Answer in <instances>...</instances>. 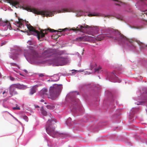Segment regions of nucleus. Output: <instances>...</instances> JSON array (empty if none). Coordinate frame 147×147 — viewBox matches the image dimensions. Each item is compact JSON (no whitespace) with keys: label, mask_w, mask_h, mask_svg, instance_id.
<instances>
[{"label":"nucleus","mask_w":147,"mask_h":147,"mask_svg":"<svg viewBox=\"0 0 147 147\" xmlns=\"http://www.w3.org/2000/svg\"><path fill=\"white\" fill-rule=\"evenodd\" d=\"M107 33L106 34L99 35L98 38L100 37V39H97L100 41L107 37L108 38H112L121 42L126 44L132 48H136V46L134 44V42L135 41L139 45L140 49L144 48L145 47L144 44L140 41L137 40L135 38L128 39L117 30L109 28L107 30Z\"/></svg>","instance_id":"f257e3e1"},{"label":"nucleus","mask_w":147,"mask_h":147,"mask_svg":"<svg viewBox=\"0 0 147 147\" xmlns=\"http://www.w3.org/2000/svg\"><path fill=\"white\" fill-rule=\"evenodd\" d=\"M9 3L16 8L20 7L23 9L26 10L28 11L32 12L38 15H42L44 17L46 16H53L55 12H53L48 10L39 11L35 9H31L28 6L22 7L20 5L18 2L13 0H9Z\"/></svg>","instance_id":"f03ea898"},{"label":"nucleus","mask_w":147,"mask_h":147,"mask_svg":"<svg viewBox=\"0 0 147 147\" xmlns=\"http://www.w3.org/2000/svg\"><path fill=\"white\" fill-rule=\"evenodd\" d=\"M27 27L28 28L30 31V32L32 34H34L37 36V37L39 40L41 41L40 40L41 38H42L45 37V34H47L49 32V30L51 32H58V35L57 36V38L58 36H60L61 32L62 31H66V29H64L62 30V31H59L58 30H55L53 29H45L44 30L42 29L40 30V32H39L37 30H35L33 26H31L30 24L29 25H27Z\"/></svg>","instance_id":"7ed1b4c3"},{"label":"nucleus","mask_w":147,"mask_h":147,"mask_svg":"<svg viewBox=\"0 0 147 147\" xmlns=\"http://www.w3.org/2000/svg\"><path fill=\"white\" fill-rule=\"evenodd\" d=\"M56 119L55 118H51V120L49 119L46 125V130L47 133L53 138L59 136L64 138L65 135L63 134H60L55 131V123H56Z\"/></svg>","instance_id":"20e7f679"},{"label":"nucleus","mask_w":147,"mask_h":147,"mask_svg":"<svg viewBox=\"0 0 147 147\" xmlns=\"http://www.w3.org/2000/svg\"><path fill=\"white\" fill-rule=\"evenodd\" d=\"M64 53V51H56L54 58L52 61V63L56 66L63 65L66 60V58L61 57L60 55Z\"/></svg>","instance_id":"39448f33"},{"label":"nucleus","mask_w":147,"mask_h":147,"mask_svg":"<svg viewBox=\"0 0 147 147\" xmlns=\"http://www.w3.org/2000/svg\"><path fill=\"white\" fill-rule=\"evenodd\" d=\"M89 26V28L85 29L86 32L85 33L89 35L94 36L99 31L98 28L97 27Z\"/></svg>","instance_id":"423d86ee"},{"label":"nucleus","mask_w":147,"mask_h":147,"mask_svg":"<svg viewBox=\"0 0 147 147\" xmlns=\"http://www.w3.org/2000/svg\"><path fill=\"white\" fill-rule=\"evenodd\" d=\"M146 102L147 103V90L144 88L142 89V100L135 102V103L138 105H143Z\"/></svg>","instance_id":"0eeeda50"},{"label":"nucleus","mask_w":147,"mask_h":147,"mask_svg":"<svg viewBox=\"0 0 147 147\" xmlns=\"http://www.w3.org/2000/svg\"><path fill=\"white\" fill-rule=\"evenodd\" d=\"M57 51L55 49H48L42 53V55L45 57H48L51 56L52 55L54 57L55 53Z\"/></svg>","instance_id":"6e6552de"},{"label":"nucleus","mask_w":147,"mask_h":147,"mask_svg":"<svg viewBox=\"0 0 147 147\" xmlns=\"http://www.w3.org/2000/svg\"><path fill=\"white\" fill-rule=\"evenodd\" d=\"M88 26L86 24H84L83 25H78L76 28H72L71 30L74 31H78L81 32H82L85 33L86 32L85 29L87 28H89Z\"/></svg>","instance_id":"1a4fd4ad"},{"label":"nucleus","mask_w":147,"mask_h":147,"mask_svg":"<svg viewBox=\"0 0 147 147\" xmlns=\"http://www.w3.org/2000/svg\"><path fill=\"white\" fill-rule=\"evenodd\" d=\"M55 87H54L53 85L52 86H51L50 88L49 92L50 97H48L49 98H51L52 99H54L55 98V96H56L57 93L55 90Z\"/></svg>","instance_id":"9d476101"},{"label":"nucleus","mask_w":147,"mask_h":147,"mask_svg":"<svg viewBox=\"0 0 147 147\" xmlns=\"http://www.w3.org/2000/svg\"><path fill=\"white\" fill-rule=\"evenodd\" d=\"M16 88L15 84H12L9 87V94L11 96L17 94V92L16 91Z\"/></svg>","instance_id":"9b49d317"},{"label":"nucleus","mask_w":147,"mask_h":147,"mask_svg":"<svg viewBox=\"0 0 147 147\" xmlns=\"http://www.w3.org/2000/svg\"><path fill=\"white\" fill-rule=\"evenodd\" d=\"M49 92L46 88H44L42 89L39 92V95L41 97H43L44 95L48 96Z\"/></svg>","instance_id":"f8f14e48"},{"label":"nucleus","mask_w":147,"mask_h":147,"mask_svg":"<svg viewBox=\"0 0 147 147\" xmlns=\"http://www.w3.org/2000/svg\"><path fill=\"white\" fill-rule=\"evenodd\" d=\"M42 85V84H37L33 86L30 90V91L29 92L30 94L31 95H33L34 93L36 92V88Z\"/></svg>","instance_id":"ddd939ff"},{"label":"nucleus","mask_w":147,"mask_h":147,"mask_svg":"<svg viewBox=\"0 0 147 147\" xmlns=\"http://www.w3.org/2000/svg\"><path fill=\"white\" fill-rule=\"evenodd\" d=\"M19 20L17 22H16V25L17 27L19 28H21L22 27H23L24 25H23V21L21 19H19Z\"/></svg>","instance_id":"4468645a"},{"label":"nucleus","mask_w":147,"mask_h":147,"mask_svg":"<svg viewBox=\"0 0 147 147\" xmlns=\"http://www.w3.org/2000/svg\"><path fill=\"white\" fill-rule=\"evenodd\" d=\"M53 86L54 87H55L54 88H55V90L57 93H59L61 90L62 88V85L54 84L53 85Z\"/></svg>","instance_id":"2eb2a0df"},{"label":"nucleus","mask_w":147,"mask_h":147,"mask_svg":"<svg viewBox=\"0 0 147 147\" xmlns=\"http://www.w3.org/2000/svg\"><path fill=\"white\" fill-rule=\"evenodd\" d=\"M88 36H82L80 37L76 38L77 40L78 41H86L88 40Z\"/></svg>","instance_id":"dca6fc26"},{"label":"nucleus","mask_w":147,"mask_h":147,"mask_svg":"<svg viewBox=\"0 0 147 147\" xmlns=\"http://www.w3.org/2000/svg\"><path fill=\"white\" fill-rule=\"evenodd\" d=\"M15 84L16 88L22 89H25L27 88V87L26 86L23 85H21L19 84Z\"/></svg>","instance_id":"f3484780"},{"label":"nucleus","mask_w":147,"mask_h":147,"mask_svg":"<svg viewBox=\"0 0 147 147\" xmlns=\"http://www.w3.org/2000/svg\"><path fill=\"white\" fill-rule=\"evenodd\" d=\"M31 53L33 58L37 57L38 55L37 53L34 50L31 51Z\"/></svg>","instance_id":"a211bd4d"},{"label":"nucleus","mask_w":147,"mask_h":147,"mask_svg":"<svg viewBox=\"0 0 147 147\" xmlns=\"http://www.w3.org/2000/svg\"><path fill=\"white\" fill-rule=\"evenodd\" d=\"M4 25L7 26V28H9V29L11 30V28L10 24L9 22L6 21L3 22Z\"/></svg>","instance_id":"6ab92c4d"},{"label":"nucleus","mask_w":147,"mask_h":147,"mask_svg":"<svg viewBox=\"0 0 147 147\" xmlns=\"http://www.w3.org/2000/svg\"><path fill=\"white\" fill-rule=\"evenodd\" d=\"M100 14L96 12H94L92 13L89 14H88V16L89 17H92L93 16H100Z\"/></svg>","instance_id":"aec40b11"},{"label":"nucleus","mask_w":147,"mask_h":147,"mask_svg":"<svg viewBox=\"0 0 147 147\" xmlns=\"http://www.w3.org/2000/svg\"><path fill=\"white\" fill-rule=\"evenodd\" d=\"M102 71V68L101 67L99 66L98 68L95 69V71L97 73H99Z\"/></svg>","instance_id":"412c9836"},{"label":"nucleus","mask_w":147,"mask_h":147,"mask_svg":"<svg viewBox=\"0 0 147 147\" xmlns=\"http://www.w3.org/2000/svg\"><path fill=\"white\" fill-rule=\"evenodd\" d=\"M41 113L44 116H46L47 114V112L45 111L43 108V107H42L40 109Z\"/></svg>","instance_id":"4be33fe9"},{"label":"nucleus","mask_w":147,"mask_h":147,"mask_svg":"<svg viewBox=\"0 0 147 147\" xmlns=\"http://www.w3.org/2000/svg\"><path fill=\"white\" fill-rule=\"evenodd\" d=\"M113 82H121V80L118 79L117 77H115L114 78Z\"/></svg>","instance_id":"5701e85b"},{"label":"nucleus","mask_w":147,"mask_h":147,"mask_svg":"<svg viewBox=\"0 0 147 147\" xmlns=\"http://www.w3.org/2000/svg\"><path fill=\"white\" fill-rule=\"evenodd\" d=\"M79 100L78 99H76L75 98H74L72 100V101L73 102V103H74L75 104H76V103Z\"/></svg>","instance_id":"b1692460"},{"label":"nucleus","mask_w":147,"mask_h":147,"mask_svg":"<svg viewBox=\"0 0 147 147\" xmlns=\"http://www.w3.org/2000/svg\"><path fill=\"white\" fill-rule=\"evenodd\" d=\"M47 107L48 109H53V106L48 105L47 106Z\"/></svg>","instance_id":"393cba45"},{"label":"nucleus","mask_w":147,"mask_h":147,"mask_svg":"<svg viewBox=\"0 0 147 147\" xmlns=\"http://www.w3.org/2000/svg\"><path fill=\"white\" fill-rule=\"evenodd\" d=\"M24 119L27 122H28V117L26 116H24L23 117Z\"/></svg>","instance_id":"a878e982"},{"label":"nucleus","mask_w":147,"mask_h":147,"mask_svg":"<svg viewBox=\"0 0 147 147\" xmlns=\"http://www.w3.org/2000/svg\"><path fill=\"white\" fill-rule=\"evenodd\" d=\"M13 110H16V109H18V110H20V107H14L13 108Z\"/></svg>","instance_id":"bb28decb"},{"label":"nucleus","mask_w":147,"mask_h":147,"mask_svg":"<svg viewBox=\"0 0 147 147\" xmlns=\"http://www.w3.org/2000/svg\"><path fill=\"white\" fill-rule=\"evenodd\" d=\"M38 75L39 77H43L45 76L43 74H39Z\"/></svg>","instance_id":"cd10ccee"},{"label":"nucleus","mask_w":147,"mask_h":147,"mask_svg":"<svg viewBox=\"0 0 147 147\" xmlns=\"http://www.w3.org/2000/svg\"><path fill=\"white\" fill-rule=\"evenodd\" d=\"M10 79L12 81H13L15 80V78L12 77L10 76Z\"/></svg>","instance_id":"c85d7f7f"},{"label":"nucleus","mask_w":147,"mask_h":147,"mask_svg":"<svg viewBox=\"0 0 147 147\" xmlns=\"http://www.w3.org/2000/svg\"><path fill=\"white\" fill-rule=\"evenodd\" d=\"M11 64L12 66H17V65L16 63H11Z\"/></svg>","instance_id":"c756f323"},{"label":"nucleus","mask_w":147,"mask_h":147,"mask_svg":"<svg viewBox=\"0 0 147 147\" xmlns=\"http://www.w3.org/2000/svg\"><path fill=\"white\" fill-rule=\"evenodd\" d=\"M71 120V119L70 118H69L66 121V123H67H67H68V121H70Z\"/></svg>","instance_id":"7c9ffc66"},{"label":"nucleus","mask_w":147,"mask_h":147,"mask_svg":"<svg viewBox=\"0 0 147 147\" xmlns=\"http://www.w3.org/2000/svg\"><path fill=\"white\" fill-rule=\"evenodd\" d=\"M45 101V100L43 99H42L40 100V102H43Z\"/></svg>","instance_id":"2f4dec72"},{"label":"nucleus","mask_w":147,"mask_h":147,"mask_svg":"<svg viewBox=\"0 0 147 147\" xmlns=\"http://www.w3.org/2000/svg\"><path fill=\"white\" fill-rule=\"evenodd\" d=\"M111 75L113 76H115V75H114V74L113 73V72H112L111 73Z\"/></svg>","instance_id":"473e14b6"},{"label":"nucleus","mask_w":147,"mask_h":147,"mask_svg":"<svg viewBox=\"0 0 147 147\" xmlns=\"http://www.w3.org/2000/svg\"><path fill=\"white\" fill-rule=\"evenodd\" d=\"M35 107L36 108H39V106L38 105H36L35 106Z\"/></svg>","instance_id":"72a5a7b5"},{"label":"nucleus","mask_w":147,"mask_h":147,"mask_svg":"<svg viewBox=\"0 0 147 147\" xmlns=\"http://www.w3.org/2000/svg\"><path fill=\"white\" fill-rule=\"evenodd\" d=\"M6 91H4L3 92V94H4L5 93H6Z\"/></svg>","instance_id":"f704fd0d"},{"label":"nucleus","mask_w":147,"mask_h":147,"mask_svg":"<svg viewBox=\"0 0 147 147\" xmlns=\"http://www.w3.org/2000/svg\"><path fill=\"white\" fill-rule=\"evenodd\" d=\"M47 115H49V116H50V115H51V113H48L47 114Z\"/></svg>","instance_id":"c9c22d12"},{"label":"nucleus","mask_w":147,"mask_h":147,"mask_svg":"<svg viewBox=\"0 0 147 147\" xmlns=\"http://www.w3.org/2000/svg\"><path fill=\"white\" fill-rule=\"evenodd\" d=\"M64 11H68L67 10H65Z\"/></svg>","instance_id":"e433bc0d"},{"label":"nucleus","mask_w":147,"mask_h":147,"mask_svg":"<svg viewBox=\"0 0 147 147\" xmlns=\"http://www.w3.org/2000/svg\"><path fill=\"white\" fill-rule=\"evenodd\" d=\"M24 71H25V72H27V70H24Z\"/></svg>","instance_id":"4c0bfd02"},{"label":"nucleus","mask_w":147,"mask_h":147,"mask_svg":"<svg viewBox=\"0 0 147 147\" xmlns=\"http://www.w3.org/2000/svg\"><path fill=\"white\" fill-rule=\"evenodd\" d=\"M47 104V102H45V104Z\"/></svg>","instance_id":"58836bf2"},{"label":"nucleus","mask_w":147,"mask_h":147,"mask_svg":"<svg viewBox=\"0 0 147 147\" xmlns=\"http://www.w3.org/2000/svg\"><path fill=\"white\" fill-rule=\"evenodd\" d=\"M89 38H90H90H92V37H91V36H89Z\"/></svg>","instance_id":"ea45409f"},{"label":"nucleus","mask_w":147,"mask_h":147,"mask_svg":"<svg viewBox=\"0 0 147 147\" xmlns=\"http://www.w3.org/2000/svg\"><path fill=\"white\" fill-rule=\"evenodd\" d=\"M3 43H2V44H1V46H2V45H3Z\"/></svg>","instance_id":"a19ab883"},{"label":"nucleus","mask_w":147,"mask_h":147,"mask_svg":"<svg viewBox=\"0 0 147 147\" xmlns=\"http://www.w3.org/2000/svg\"><path fill=\"white\" fill-rule=\"evenodd\" d=\"M77 95H78V94H78V93H77Z\"/></svg>","instance_id":"79ce46f5"},{"label":"nucleus","mask_w":147,"mask_h":147,"mask_svg":"<svg viewBox=\"0 0 147 147\" xmlns=\"http://www.w3.org/2000/svg\"><path fill=\"white\" fill-rule=\"evenodd\" d=\"M1 76V73H0V77Z\"/></svg>","instance_id":"37998d69"},{"label":"nucleus","mask_w":147,"mask_h":147,"mask_svg":"<svg viewBox=\"0 0 147 147\" xmlns=\"http://www.w3.org/2000/svg\"><path fill=\"white\" fill-rule=\"evenodd\" d=\"M1 22V21H0V22Z\"/></svg>","instance_id":"c03bdc74"}]
</instances>
